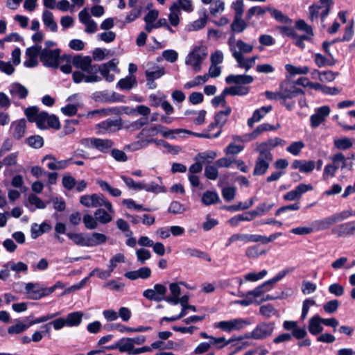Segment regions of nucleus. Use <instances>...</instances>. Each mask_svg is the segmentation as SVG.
<instances>
[{"mask_svg": "<svg viewBox=\"0 0 355 355\" xmlns=\"http://www.w3.org/2000/svg\"><path fill=\"white\" fill-rule=\"evenodd\" d=\"M83 314L80 312H73L67 315V325L69 327L78 326L82 321Z\"/></svg>", "mask_w": 355, "mask_h": 355, "instance_id": "45", "label": "nucleus"}, {"mask_svg": "<svg viewBox=\"0 0 355 355\" xmlns=\"http://www.w3.org/2000/svg\"><path fill=\"white\" fill-rule=\"evenodd\" d=\"M279 128V124L275 127L268 123H262L257 127V128L250 135H248L250 140L255 139L261 134L266 131L274 130Z\"/></svg>", "mask_w": 355, "mask_h": 355, "instance_id": "33", "label": "nucleus"}, {"mask_svg": "<svg viewBox=\"0 0 355 355\" xmlns=\"http://www.w3.org/2000/svg\"><path fill=\"white\" fill-rule=\"evenodd\" d=\"M26 122L25 119H21L12 123L10 126L12 137L16 139H21L26 132Z\"/></svg>", "mask_w": 355, "mask_h": 355, "instance_id": "24", "label": "nucleus"}, {"mask_svg": "<svg viewBox=\"0 0 355 355\" xmlns=\"http://www.w3.org/2000/svg\"><path fill=\"white\" fill-rule=\"evenodd\" d=\"M304 147V144L301 141H298L293 142L287 147L286 150L293 155H297Z\"/></svg>", "mask_w": 355, "mask_h": 355, "instance_id": "62", "label": "nucleus"}, {"mask_svg": "<svg viewBox=\"0 0 355 355\" xmlns=\"http://www.w3.org/2000/svg\"><path fill=\"white\" fill-rule=\"evenodd\" d=\"M207 81V76H198L191 81H189L184 84V88L186 89H191L192 87H195L198 85H202Z\"/></svg>", "mask_w": 355, "mask_h": 355, "instance_id": "56", "label": "nucleus"}, {"mask_svg": "<svg viewBox=\"0 0 355 355\" xmlns=\"http://www.w3.org/2000/svg\"><path fill=\"white\" fill-rule=\"evenodd\" d=\"M322 321V318L318 315H315L310 318L308 326V329L310 334L312 335H317L323 331Z\"/></svg>", "mask_w": 355, "mask_h": 355, "instance_id": "27", "label": "nucleus"}, {"mask_svg": "<svg viewBox=\"0 0 355 355\" xmlns=\"http://www.w3.org/2000/svg\"><path fill=\"white\" fill-rule=\"evenodd\" d=\"M136 254L137 261L141 264L144 263L151 257L150 251L144 248L137 250Z\"/></svg>", "mask_w": 355, "mask_h": 355, "instance_id": "64", "label": "nucleus"}, {"mask_svg": "<svg viewBox=\"0 0 355 355\" xmlns=\"http://www.w3.org/2000/svg\"><path fill=\"white\" fill-rule=\"evenodd\" d=\"M42 19L44 25L49 27L53 32H55L58 30V25L53 19V13L49 10H44L42 15Z\"/></svg>", "mask_w": 355, "mask_h": 355, "instance_id": "39", "label": "nucleus"}, {"mask_svg": "<svg viewBox=\"0 0 355 355\" xmlns=\"http://www.w3.org/2000/svg\"><path fill=\"white\" fill-rule=\"evenodd\" d=\"M173 5H176V8L179 10L182 9L188 12L193 10L192 2L191 0H178L176 2L173 3Z\"/></svg>", "mask_w": 355, "mask_h": 355, "instance_id": "61", "label": "nucleus"}, {"mask_svg": "<svg viewBox=\"0 0 355 355\" xmlns=\"http://www.w3.org/2000/svg\"><path fill=\"white\" fill-rule=\"evenodd\" d=\"M96 128L99 130L100 134H111L123 128L122 120L121 118L115 119H107L96 125Z\"/></svg>", "mask_w": 355, "mask_h": 355, "instance_id": "13", "label": "nucleus"}, {"mask_svg": "<svg viewBox=\"0 0 355 355\" xmlns=\"http://www.w3.org/2000/svg\"><path fill=\"white\" fill-rule=\"evenodd\" d=\"M329 112L330 108L329 106L325 105L318 108L315 113L311 116V125L313 128L319 126L323 121H324L326 117L329 116Z\"/></svg>", "mask_w": 355, "mask_h": 355, "instance_id": "23", "label": "nucleus"}, {"mask_svg": "<svg viewBox=\"0 0 355 355\" xmlns=\"http://www.w3.org/2000/svg\"><path fill=\"white\" fill-rule=\"evenodd\" d=\"M176 7V5H172L170 7L171 12L168 15L169 21L173 26H177L180 22L179 15L180 14V10H178Z\"/></svg>", "mask_w": 355, "mask_h": 355, "instance_id": "54", "label": "nucleus"}, {"mask_svg": "<svg viewBox=\"0 0 355 355\" xmlns=\"http://www.w3.org/2000/svg\"><path fill=\"white\" fill-rule=\"evenodd\" d=\"M332 233L338 236H349L355 234V220L342 223L334 229Z\"/></svg>", "mask_w": 355, "mask_h": 355, "instance_id": "21", "label": "nucleus"}, {"mask_svg": "<svg viewBox=\"0 0 355 355\" xmlns=\"http://www.w3.org/2000/svg\"><path fill=\"white\" fill-rule=\"evenodd\" d=\"M273 157L267 156L264 154L259 153V155L255 162V166L253 171L254 175H264L269 168L270 162L272 161Z\"/></svg>", "mask_w": 355, "mask_h": 355, "instance_id": "16", "label": "nucleus"}, {"mask_svg": "<svg viewBox=\"0 0 355 355\" xmlns=\"http://www.w3.org/2000/svg\"><path fill=\"white\" fill-rule=\"evenodd\" d=\"M275 329V322H261L250 333L245 336V338L263 340L270 336Z\"/></svg>", "mask_w": 355, "mask_h": 355, "instance_id": "4", "label": "nucleus"}, {"mask_svg": "<svg viewBox=\"0 0 355 355\" xmlns=\"http://www.w3.org/2000/svg\"><path fill=\"white\" fill-rule=\"evenodd\" d=\"M94 98L96 101L101 103H112L119 100L115 92L111 94L106 92H97L94 94Z\"/></svg>", "mask_w": 355, "mask_h": 355, "instance_id": "32", "label": "nucleus"}, {"mask_svg": "<svg viewBox=\"0 0 355 355\" xmlns=\"http://www.w3.org/2000/svg\"><path fill=\"white\" fill-rule=\"evenodd\" d=\"M315 62L319 67L332 66L336 63V60L334 59H328L320 53L315 54Z\"/></svg>", "mask_w": 355, "mask_h": 355, "instance_id": "49", "label": "nucleus"}, {"mask_svg": "<svg viewBox=\"0 0 355 355\" xmlns=\"http://www.w3.org/2000/svg\"><path fill=\"white\" fill-rule=\"evenodd\" d=\"M189 300V297L187 295H184L182 297L180 296L177 300H170V301L172 302V304L176 305L178 304H180L182 307V311L180 313V314L177 315H174L172 317H163L160 320V322H159L160 324H162L164 321L174 322V321H176V320L184 317L187 314V309H189V310H191L192 311L196 312V307L195 306L189 304H188Z\"/></svg>", "mask_w": 355, "mask_h": 355, "instance_id": "8", "label": "nucleus"}, {"mask_svg": "<svg viewBox=\"0 0 355 355\" xmlns=\"http://www.w3.org/2000/svg\"><path fill=\"white\" fill-rule=\"evenodd\" d=\"M73 65L80 69L73 71L72 74V79L75 83H80L82 81L87 83H97L102 80L101 76L98 75L99 67L98 64H92L90 56H73Z\"/></svg>", "mask_w": 355, "mask_h": 355, "instance_id": "1", "label": "nucleus"}, {"mask_svg": "<svg viewBox=\"0 0 355 355\" xmlns=\"http://www.w3.org/2000/svg\"><path fill=\"white\" fill-rule=\"evenodd\" d=\"M237 52H240L241 55H243V53H249L252 51L253 46L252 45L248 44L245 42H244L241 40H239L236 41V49Z\"/></svg>", "mask_w": 355, "mask_h": 355, "instance_id": "63", "label": "nucleus"}, {"mask_svg": "<svg viewBox=\"0 0 355 355\" xmlns=\"http://www.w3.org/2000/svg\"><path fill=\"white\" fill-rule=\"evenodd\" d=\"M80 202L86 207H98L104 206L109 212H114L112 204L102 194L94 193L80 197Z\"/></svg>", "mask_w": 355, "mask_h": 355, "instance_id": "3", "label": "nucleus"}, {"mask_svg": "<svg viewBox=\"0 0 355 355\" xmlns=\"http://www.w3.org/2000/svg\"><path fill=\"white\" fill-rule=\"evenodd\" d=\"M257 58L258 56L245 58L244 56L240 53L234 58L238 63V66L241 68H244L246 71H248L254 65Z\"/></svg>", "mask_w": 355, "mask_h": 355, "instance_id": "31", "label": "nucleus"}, {"mask_svg": "<svg viewBox=\"0 0 355 355\" xmlns=\"http://www.w3.org/2000/svg\"><path fill=\"white\" fill-rule=\"evenodd\" d=\"M332 163L338 168L342 170L345 168H348L349 170L352 168V163L347 164V158L341 153H338L330 157Z\"/></svg>", "mask_w": 355, "mask_h": 355, "instance_id": "29", "label": "nucleus"}, {"mask_svg": "<svg viewBox=\"0 0 355 355\" xmlns=\"http://www.w3.org/2000/svg\"><path fill=\"white\" fill-rule=\"evenodd\" d=\"M83 222L87 230H94L98 227V222L96 218L89 214H85L83 217Z\"/></svg>", "mask_w": 355, "mask_h": 355, "instance_id": "51", "label": "nucleus"}, {"mask_svg": "<svg viewBox=\"0 0 355 355\" xmlns=\"http://www.w3.org/2000/svg\"><path fill=\"white\" fill-rule=\"evenodd\" d=\"M26 142L31 147L34 148H40L44 145V139L40 135H34L28 137Z\"/></svg>", "mask_w": 355, "mask_h": 355, "instance_id": "57", "label": "nucleus"}, {"mask_svg": "<svg viewBox=\"0 0 355 355\" xmlns=\"http://www.w3.org/2000/svg\"><path fill=\"white\" fill-rule=\"evenodd\" d=\"M116 347L121 352H127L128 354L131 355V352L134 349V346L132 344L130 338H123L120 339L116 343Z\"/></svg>", "mask_w": 355, "mask_h": 355, "instance_id": "38", "label": "nucleus"}, {"mask_svg": "<svg viewBox=\"0 0 355 355\" xmlns=\"http://www.w3.org/2000/svg\"><path fill=\"white\" fill-rule=\"evenodd\" d=\"M208 16L206 10L203 12L202 17L194 21L192 24L188 26V31H198L205 26L207 21Z\"/></svg>", "mask_w": 355, "mask_h": 355, "instance_id": "42", "label": "nucleus"}, {"mask_svg": "<svg viewBox=\"0 0 355 355\" xmlns=\"http://www.w3.org/2000/svg\"><path fill=\"white\" fill-rule=\"evenodd\" d=\"M352 215V213L351 211H343L340 213L334 214L322 220L316 221V224L318 225L319 230H326L331 225L348 218Z\"/></svg>", "mask_w": 355, "mask_h": 355, "instance_id": "14", "label": "nucleus"}, {"mask_svg": "<svg viewBox=\"0 0 355 355\" xmlns=\"http://www.w3.org/2000/svg\"><path fill=\"white\" fill-rule=\"evenodd\" d=\"M293 268H289L280 271L275 277L265 282L261 285L255 288L254 290L247 292L245 297H252L253 298L259 297L266 292V289H264L265 286L274 285L275 283L284 278L287 274L293 272Z\"/></svg>", "mask_w": 355, "mask_h": 355, "instance_id": "6", "label": "nucleus"}, {"mask_svg": "<svg viewBox=\"0 0 355 355\" xmlns=\"http://www.w3.org/2000/svg\"><path fill=\"white\" fill-rule=\"evenodd\" d=\"M61 57L60 49H55L54 50L41 49L40 61L46 67H58Z\"/></svg>", "mask_w": 355, "mask_h": 355, "instance_id": "10", "label": "nucleus"}, {"mask_svg": "<svg viewBox=\"0 0 355 355\" xmlns=\"http://www.w3.org/2000/svg\"><path fill=\"white\" fill-rule=\"evenodd\" d=\"M259 312L266 318H270L272 315H276L277 313L275 307L270 304L261 306L259 309Z\"/></svg>", "mask_w": 355, "mask_h": 355, "instance_id": "59", "label": "nucleus"}, {"mask_svg": "<svg viewBox=\"0 0 355 355\" xmlns=\"http://www.w3.org/2000/svg\"><path fill=\"white\" fill-rule=\"evenodd\" d=\"M67 236L74 243V244L80 246L87 247V234H84L83 233L68 232L67 233Z\"/></svg>", "mask_w": 355, "mask_h": 355, "instance_id": "40", "label": "nucleus"}, {"mask_svg": "<svg viewBox=\"0 0 355 355\" xmlns=\"http://www.w3.org/2000/svg\"><path fill=\"white\" fill-rule=\"evenodd\" d=\"M137 85V81L134 76H128L121 79L117 86L122 90H130Z\"/></svg>", "mask_w": 355, "mask_h": 355, "instance_id": "34", "label": "nucleus"}, {"mask_svg": "<svg viewBox=\"0 0 355 355\" xmlns=\"http://www.w3.org/2000/svg\"><path fill=\"white\" fill-rule=\"evenodd\" d=\"M94 216L98 222L102 224H107L112 220V217L103 209H96L94 212Z\"/></svg>", "mask_w": 355, "mask_h": 355, "instance_id": "46", "label": "nucleus"}, {"mask_svg": "<svg viewBox=\"0 0 355 355\" xmlns=\"http://www.w3.org/2000/svg\"><path fill=\"white\" fill-rule=\"evenodd\" d=\"M41 53V46L35 45L26 49V56L27 60L24 64L26 67H34L38 64L37 57Z\"/></svg>", "mask_w": 355, "mask_h": 355, "instance_id": "20", "label": "nucleus"}, {"mask_svg": "<svg viewBox=\"0 0 355 355\" xmlns=\"http://www.w3.org/2000/svg\"><path fill=\"white\" fill-rule=\"evenodd\" d=\"M292 167L295 169H299L302 173H310L315 168L314 161L294 160L292 163Z\"/></svg>", "mask_w": 355, "mask_h": 355, "instance_id": "28", "label": "nucleus"}, {"mask_svg": "<svg viewBox=\"0 0 355 355\" xmlns=\"http://www.w3.org/2000/svg\"><path fill=\"white\" fill-rule=\"evenodd\" d=\"M286 69L292 75L295 74H306L309 72L308 67H297L292 64H286L285 66Z\"/></svg>", "mask_w": 355, "mask_h": 355, "instance_id": "60", "label": "nucleus"}, {"mask_svg": "<svg viewBox=\"0 0 355 355\" xmlns=\"http://www.w3.org/2000/svg\"><path fill=\"white\" fill-rule=\"evenodd\" d=\"M10 92L17 95L20 98H25L28 95V89L19 83H14L10 86Z\"/></svg>", "mask_w": 355, "mask_h": 355, "instance_id": "43", "label": "nucleus"}, {"mask_svg": "<svg viewBox=\"0 0 355 355\" xmlns=\"http://www.w3.org/2000/svg\"><path fill=\"white\" fill-rule=\"evenodd\" d=\"M26 292L28 294V297L32 300H39L42 297L49 295L47 288L42 286L38 283H28L26 284Z\"/></svg>", "mask_w": 355, "mask_h": 355, "instance_id": "17", "label": "nucleus"}, {"mask_svg": "<svg viewBox=\"0 0 355 355\" xmlns=\"http://www.w3.org/2000/svg\"><path fill=\"white\" fill-rule=\"evenodd\" d=\"M248 92L249 87L241 85L226 87L224 89V94L232 96H243L246 95Z\"/></svg>", "mask_w": 355, "mask_h": 355, "instance_id": "37", "label": "nucleus"}, {"mask_svg": "<svg viewBox=\"0 0 355 355\" xmlns=\"http://www.w3.org/2000/svg\"><path fill=\"white\" fill-rule=\"evenodd\" d=\"M219 200V197L216 192L206 191L202 198V201L205 205L214 204Z\"/></svg>", "mask_w": 355, "mask_h": 355, "instance_id": "50", "label": "nucleus"}, {"mask_svg": "<svg viewBox=\"0 0 355 355\" xmlns=\"http://www.w3.org/2000/svg\"><path fill=\"white\" fill-rule=\"evenodd\" d=\"M254 78L250 75H230L226 77L225 81L227 84L248 85L252 83Z\"/></svg>", "mask_w": 355, "mask_h": 355, "instance_id": "26", "label": "nucleus"}, {"mask_svg": "<svg viewBox=\"0 0 355 355\" xmlns=\"http://www.w3.org/2000/svg\"><path fill=\"white\" fill-rule=\"evenodd\" d=\"M281 95L282 100L291 99L299 94H304L302 89L296 87L288 81H284L280 85Z\"/></svg>", "mask_w": 355, "mask_h": 355, "instance_id": "18", "label": "nucleus"}, {"mask_svg": "<svg viewBox=\"0 0 355 355\" xmlns=\"http://www.w3.org/2000/svg\"><path fill=\"white\" fill-rule=\"evenodd\" d=\"M207 55V53L204 47H196L188 55L185 62L187 65H191L196 72H199L201 70V64Z\"/></svg>", "mask_w": 355, "mask_h": 355, "instance_id": "9", "label": "nucleus"}, {"mask_svg": "<svg viewBox=\"0 0 355 355\" xmlns=\"http://www.w3.org/2000/svg\"><path fill=\"white\" fill-rule=\"evenodd\" d=\"M285 144L286 141L279 137H275L260 143L257 145L256 150L259 153L273 157L271 150L277 146H284Z\"/></svg>", "mask_w": 355, "mask_h": 355, "instance_id": "15", "label": "nucleus"}, {"mask_svg": "<svg viewBox=\"0 0 355 355\" xmlns=\"http://www.w3.org/2000/svg\"><path fill=\"white\" fill-rule=\"evenodd\" d=\"M40 110L37 106H32L27 107L25 110V114L28 118V120L32 123H36L37 117L40 115Z\"/></svg>", "mask_w": 355, "mask_h": 355, "instance_id": "52", "label": "nucleus"}, {"mask_svg": "<svg viewBox=\"0 0 355 355\" xmlns=\"http://www.w3.org/2000/svg\"><path fill=\"white\" fill-rule=\"evenodd\" d=\"M332 4V0H319L317 3L310 6L309 8V20L311 22H314L318 20V18L320 16L321 22L323 24L325 17L329 13ZM322 27H324V24H322Z\"/></svg>", "mask_w": 355, "mask_h": 355, "instance_id": "2", "label": "nucleus"}, {"mask_svg": "<svg viewBox=\"0 0 355 355\" xmlns=\"http://www.w3.org/2000/svg\"><path fill=\"white\" fill-rule=\"evenodd\" d=\"M293 268H289L280 271L275 277L265 282L261 285L255 288L254 290L247 292L245 297H252L253 298L259 297L266 292V289H264L265 286L274 285L275 283L284 278L287 274L293 272Z\"/></svg>", "mask_w": 355, "mask_h": 355, "instance_id": "7", "label": "nucleus"}, {"mask_svg": "<svg viewBox=\"0 0 355 355\" xmlns=\"http://www.w3.org/2000/svg\"><path fill=\"white\" fill-rule=\"evenodd\" d=\"M107 236L101 233L94 232L87 234V247H92L105 243Z\"/></svg>", "mask_w": 355, "mask_h": 355, "instance_id": "30", "label": "nucleus"}, {"mask_svg": "<svg viewBox=\"0 0 355 355\" xmlns=\"http://www.w3.org/2000/svg\"><path fill=\"white\" fill-rule=\"evenodd\" d=\"M184 253L189 257L203 259L209 262L211 261L210 256L207 253L196 248H187L184 250Z\"/></svg>", "mask_w": 355, "mask_h": 355, "instance_id": "41", "label": "nucleus"}, {"mask_svg": "<svg viewBox=\"0 0 355 355\" xmlns=\"http://www.w3.org/2000/svg\"><path fill=\"white\" fill-rule=\"evenodd\" d=\"M179 284H184V283L181 282L180 283H171L169 284V290L171 295L166 297V302H167L169 304H172L170 300H177L179 298V297L181 295V288L179 286Z\"/></svg>", "mask_w": 355, "mask_h": 355, "instance_id": "36", "label": "nucleus"}, {"mask_svg": "<svg viewBox=\"0 0 355 355\" xmlns=\"http://www.w3.org/2000/svg\"><path fill=\"white\" fill-rule=\"evenodd\" d=\"M80 144L86 148H96L103 153H106L114 146V142L108 139L85 138L80 141Z\"/></svg>", "mask_w": 355, "mask_h": 355, "instance_id": "5", "label": "nucleus"}, {"mask_svg": "<svg viewBox=\"0 0 355 355\" xmlns=\"http://www.w3.org/2000/svg\"><path fill=\"white\" fill-rule=\"evenodd\" d=\"M266 10L270 12L271 16L279 22L286 24H291L292 23V20L289 17L284 15L282 11L277 9L268 6L266 7Z\"/></svg>", "mask_w": 355, "mask_h": 355, "instance_id": "35", "label": "nucleus"}, {"mask_svg": "<svg viewBox=\"0 0 355 355\" xmlns=\"http://www.w3.org/2000/svg\"><path fill=\"white\" fill-rule=\"evenodd\" d=\"M250 324V321L247 319L236 318L228 321H220L216 323L214 326L225 331L231 332L232 331H239Z\"/></svg>", "mask_w": 355, "mask_h": 355, "instance_id": "12", "label": "nucleus"}, {"mask_svg": "<svg viewBox=\"0 0 355 355\" xmlns=\"http://www.w3.org/2000/svg\"><path fill=\"white\" fill-rule=\"evenodd\" d=\"M35 123L37 127L41 130L49 128L58 130L60 128L58 118L53 114L49 115L46 112H40Z\"/></svg>", "mask_w": 355, "mask_h": 355, "instance_id": "11", "label": "nucleus"}, {"mask_svg": "<svg viewBox=\"0 0 355 355\" xmlns=\"http://www.w3.org/2000/svg\"><path fill=\"white\" fill-rule=\"evenodd\" d=\"M96 184L101 188L102 190L107 191L110 195L114 197H119L121 195V191L116 188L112 187L107 182L98 180Z\"/></svg>", "mask_w": 355, "mask_h": 355, "instance_id": "44", "label": "nucleus"}, {"mask_svg": "<svg viewBox=\"0 0 355 355\" xmlns=\"http://www.w3.org/2000/svg\"><path fill=\"white\" fill-rule=\"evenodd\" d=\"M31 326V324H30V322L28 324H24L23 322H19L16 324L9 327L8 332L10 334H18L24 332Z\"/></svg>", "mask_w": 355, "mask_h": 355, "instance_id": "53", "label": "nucleus"}, {"mask_svg": "<svg viewBox=\"0 0 355 355\" xmlns=\"http://www.w3.org/2000/svg\"><path fill=\"white\" fill-rule=\"evenodd\" d=\"M247 27V24L242 17H234L231 24V30L233 33H242Z\"/></svg>", "mask_w": 355, "mask_h": 355, "instance_id": "47", "label": "nucleus"}, {"mask_svg": "<svg viewBox=\"0 0 355 355\" xmlns=\"http://www.w3.org/2000/svg\"><path fill=\"white\" fill-rule=\"evenodd\" d=\"M121 113V110L118 107H110V108H105L100 110H95L91 112L92 116L95 114H101L102 116H106L110 115H116Z\"/></svg>", "mask_w": 355, "mask_h": 355, "instance_id": "55", "label": "nucleus"}, {"mask_svg": "<svg viewBox=\"0 0 355 355\" xmlns=\"http://www.w3.org/2000/svg\"><path fill=\"white\" fill-rule=\"evenodd\" d=\"M119 62L116 59H112V60L103 63L101 64H98L99 67L98 72L101 73L102 76L105 78V80L107 82H112L114 80V76L113 74H110V71H116L117 70V64Z\"/></svg>", "mask_w": 355, "mask_h": 355, "instance_id": "19", "label": "nucleus"}, {"mask_svg": "<svg viewBox=\"0 0 355 355\" xmlns=\"http://www.w3.org/2000/svg\"><path fill=\"white\" fill-rule=\"evenodd\" d=\"M232 112V109L229 106H225V110L218 112L214 116V122L209 124L208 130H211L215 127H218L221 131L222 128L226 123L227 118Z\"/></svg>", "mask_w": 355, "mask_h": 355, "instance_id": "22", "label": "nucleus"}, {"mask_svg": "<svg viewBox=\"0 0 355 355\" xmlns=\"http://www.w3.org/2000/svg\"><path fill=\"white\" fill-rule=\"evenodd\" d=\"M73 58L70 55H63L60 58V63L66 62L65 64L60 65V70L64 73H69L71 72V63L73 64Z\"/></svg>", "mask_w": 355, "mask_h": 355, "instance_id": "48", "label": "nucleus"}, {"mask_svg": "<svg viewBox=\"0 0 355 355\" xmlns=\"http://www.w3.org/2000/svg\"><path fill=\"white\" fill-rule=\"evenodd\" d=\"M231 343V340H226L224 337L215 338L212 336L210 338L209 344L215 346L217 349H221Z\"/></svg>", "mask_w": 355, "mask_h": 355, "instance_id": "58", "label": "nucleus"}, {"mask_svg": "<svg viewBox=\"0 0 355 355\" xmlns=\"http://www.w3.org/2000/svg\"><path fill=\"white\" fill-rule=\"evenodd\" d=\"M151 275V270L148 267H141L137 270L126 272L125 277L130 280H136L139 278L148 279Z\"/></svg>", "mask_w": 355, "mask_h": 355, "instance_id": "25", "label": "nucleus"}]
</instances>
